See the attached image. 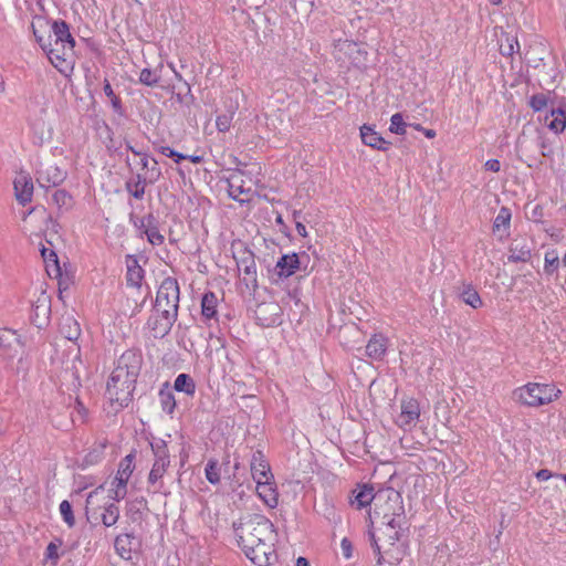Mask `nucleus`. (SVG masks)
I'll use <instances>...</instances> for the list:
<instances>
[{"label":"nucleus","mask_w":566,"mask_h":566,"mask_svg":"<svg viewBox=\"0 0 566 566\" xmlns=\"http://www.w3.org/2000/svg\"><path fill=\"white\" fill-rule=\"evenodd\" d=\"M530 106L535 112H539L547 106V97L544 94L534 95L531 97Z\"/></svg>","instance_id":"de8ad7c7"},{"label":"nucleus","mask_w":566,"mask_h":566,"mask_svg":"<svg viewBox=\"0 0 566 566\" xmlns=\"http://www.w3.org/2000/svg\"><path fill=\"white\" fill-rule=\"evenodd\" d=\"M245 556L258 566H269L274 555L273 541L254 543L251 548H242Z\"/></svg>","instance_id":"ddd939ff"},{"label":"nucleus","mask_w":566,"mask_h":566,"mask_svg":"<svg viewBox=\"0 0 566 566\" xmlns=\"http://www.w3.org/2000/svg\"><path fill=\"white\" fill-rule=\"evenodd\" d=\"M134 539V535L128 533L119 534L116 536L114 541V547L120 557L130 559Z\"/></svg>","instance_id":"b1692460"},{"label":"nucleus","mask_w":566,"mask_h":566,"mask_svg":"<svg viewBox=\"0 0 566 566\" xmlns=\"http://www.w3.org/2000/svg\"><path fill=\"white\" fill-rule=\"evenodd\" d=\"M360 137L365 145L378 150H387L390 143L386 142L373 127L363 125L360 127Z\"/></svg>","instance_id":"aec40b11"},{"label":"nucleus","mask_w":566,"mask_h":566,"mask_svg":"<svg viewBox=\"0 0 566 566\" xmlns=\"http://www.w3.org/2000/svg\"><path fill=\"white\" fill-rule=\"evenodd\" d=\"M34 176L41 187L50 188L62 184L66 172L51 161H39Z\"/></svg>","instance_id":"9d476101"},{"label":"nucleus","mask_w":566,"mask_h":566,"mask_svg":"<svg viewBox=\"0 0 566 566\" xmlns=\"http://www.w3.org/2000/svg\"><path fill=\"white\" fill-rule=\"evenodd\" d=\"M153 167L148 170L146 176L137 175L135 178L126 181V189L134 198L143 199L146 182L154 184L159 179L161 172L159 168H157V161L153 159Z\"/></svg>","instance_id":"9b49d317"},{"label":"nucleus","mask_w":566,"mask_h":566,"mask_svg":"<svg viewBox=\"0 0 566 566\" xmlns=\"http://www.w3.org/2000/svg\"><path fill=\"white\" fill-rule=\"evenodd\" d=\"M296 232L297 234H300L301 237H306L307 235V231H306V227L301 223V222H296Z\"/></svg>","instance_id":"e2e57ef3"},{"label":"nucleus","mask_w":566,"mask_h":566,"mask_svg":"<svg viewBox=\"0 0 566 566\" xmlns=\"http://www.w3.org/2000/svg\"><path fill=\"white\" fill-rule=\"evenodd\" d=\"M159 151L164 155V156H167V157H170L172 158L176 163H179L180 160H184L187 158V156L174 150L172 148L168 147V146H161L159 148Z\"/></svg>","instance_id":"603ef678"},{"label":"nucleus","mask_w":566,"mask_h":566,"mask_svg":"<svg viewBox=\"0 0 566 566\" xmlns=\"http://www.w3.org/2000/svg\"><path fill=\"white\" fill-rule=\"evenodd\" d=\"M0 348L17 353L23 350L24 346L17 331L11 328H0Z\"/></svg>","instance_id":"412c9836"},{"label":"nucleus","mask_w":566,"mask_h":566,"mask_svg":"<svg viewBox=\"0 0 566 566\" xmlns=\"http://www.w3.org/2000/svg\"><path fill=\"white\" fill-rule=\"evenodd\" d=\"M41 254L46 263L52 262V264L57 269V255L53 250L43 247Z\"/></svg>","instance_id":"5fc2aeb1"},{"label":"nucleus","mask_w":566,"mask_h":566,"mask_svg":"<svg viewBox=\"0 0 566 566\" xmlns=\"http://www.w3.org/2000/svg\"><path fill=\"white\" fill-rule=\"evenodd\" d=\"M61 334L62 336L59 338L57 346H61L60 343L67 345L64 352L70 354L81 350V347L77 344V339L81 335V328L75 319L72 317H66L62 323Z\"/></svg>","instance_id":"f8f14e48"},{"label":"nucleus","mask_w":566,"mask_h":566,"mask_svg":"<svg viewBox=\"0 0 566 566\" xmlns=\"http://www.w3.org/2000/svg\"><path fill=\"white\" fill-rule=\"evenodd\" d=\"M158 396L163 411L168 415H172L177 403L175 395L168 387V384H165V386L159 390Z\"/></svg>","instance_id":"bb28decb"},{"label":"nucleus","mask_w":566,"mask_h":566,"mask_svg":"<svg viewBox=\"0 0 566 566\" xmlns=\"http://www.w3.org/2000/svg\"><path fill=\"white\" fill-rule=\"evenodd\" d=\"M531 258V250L526 244L513 243L510 248L509 260L511 262H526Z\"/></svg>","instance_id":"72a5a7b5"},{"label":"nucleus","mask_w":566,"mask_h":566,"mask_svg":"<svg viewBox=\"0 0 566 566\" xmlns=\"http://www.w3.org/2000/svg\"><path fill=\"white\" fill-rule=\"evenodd\" d=\"M484 166H485V169L493 171V172H497L501 169V164L497 159H489Z\"/></svg>","instance_id":"13d9d810"},{"label":"nucleus","mask_w":566,"mask_h":566,"mask_svg":"<svg viewBox=\"0 0 566 566\" xmlns=\"http://www.w3.org/2000/svg\"><path fill=\"white\" fill-rule=\"evenodd\" d=\"M368 535H369V539H370V545L374 549V553L376 554L377 556V564H381L382 562V556H381V553H380V546L378 544V538L376 537L375 533L369 531L368 532Z\"/></svg>","instance_id":"864d4df0"},{"label":"nucleus","mask_w":566,"mask_h":566,"mask_svg":"<svg viewBox=\"0 0 566 566\" xmlns=\"http://www.w3.org/2000/svg\"><path fill=\"white\" fill-rule=\"evenodd\" d=\"M218 298L213 293H206L201 300V313L206 319L217 317Z\"/></svg>","instance_id":"cd10ccee"},{"label":"nucleus","mask_w":566,"mask_h":566,"mask_svg":"<svg viewBox=\"0 0 566 566\" xmlns=\"http://www.w3.org/2000/svg\"><path fill=\"white\" fill-rule=\"evenodd\" d=\"M14 190L17 200L20 203L25 205L27 202H30L33 193V184L31 178L28 175H19L14 179Z\"/></svg>","instance_id":"6ab92c4d"},{"label":"nucleus","mask_w":566,"mask_h":566,"mask_svg":"<svg viewBox=\"0 0 566 566\" xmlns=\"http://www.w3.org/2000/svg\"><path fill=\"white\" fill-rule=\"evenodd\" d=\"M134 454L130 453L120 460L113 483H120L122 485L128 483V480L134 471Z\"/></svg>","instance_id":"5701e85b"},{"label":"nucleus","mask_w":566,"mask_h":566,"mask_svg":"<svg viewBox=\"0 0 566 566\" xmlns=\"http://www.w3.org/2000/svg\"><path fill=\"white\" fill-rule=\"evenodd\" d=\"M38 302L40 304L36 305L35 310L39 311L40 308H42L44 311V314H46L49 312V305L46 304L48 303L46 297L39 298Z\"/></svg>","instance_id":"680f3d73"},{"label":"nucleus","mask_w":566,"mask_h":566,"mask_svg":"<svg viewBox=\"0 0 566 566\" xmlns=\"http://www.w3.org/2000/svg\"><path fill=\"white\" fill-rule=\"evenodd\" d=\"M334 56L343 63H350L355 66L365 64L367 52L357 43L349 40H338L334 45Z\"/></svg>","instance_id":"6e6552de"},{"label":"nucleus","mask_w":566,"mask_h":566,"mask_svg":"<svg viewBox=\"0 0 566 566\" xmlns=\"http://www.w3.org/2000/svg\"><path fill=\"white\" fill-rule=\"evenodd\" d=\"M158 80L159 77L149 69L142 70L139 74V82L147 86L156 85Z\"/></svg>","instance_id":"a18cd8bd"},{"label":"nucleus","mask_w":566,"mask_h":566,"mask_svg":"<svg viewBox=\"0 0 566 566\" xmlns=\"http://www.w3.org/2000/svg\"><path fill=\"white\" fill-rule=\"evenodd\" d=\"M33 33L52 65L64 75L72 73L75 64V41L66 22L54 21L46 38L36 30H33Z\"/></svg>","instance_id":"f257e3e1"},{"label":"nucleus","mask_w":566,"mask_h":566,"mask_svg":"<svg viewBox=\"0 0 566 566\" xmlns=\"http://www.w3.org/2000/svg\"><path fill=\"white\" fill-rule=\"evenodd\" d=\"M206 478L211 484H218L220 483L221 476H220V468L219 463L214 459H210L205 469Z\"/></svg>","instance_id":"58836bf2"},{"label":"nucleus","mask_w":566,"mask_h":566,"mask_svg":"<svg viewBox=\"0 0 566 566\" xmlns=\"http://www.w3.org/2000/svg\"><path fill=\"white\" fill-rule=\"evenodd\" d=\"M271 313L274 317L271 318L269 322H268V325L270 324H275L279 318H280V307L277 304H274V303H270V304H263L261 306H259L258 308V314H263V313Z\"/></svg>","instance_id":"37998d69"},{"label":"nucleus","mask_w":566,"mask_h":566,"mask_svg":"<svg viewBox=\"0 0 566 566\" xmlns=\"http://www.w3.org/2000/svg\"><path fill=\"white\" fill-rule=\"evenodd\" d=\"M518 400L530 407H539L557 399L560 390L554 385L528 382L516 390Z\"/></svg>","instance_id":"0eeeda50"},{"label":"nucleus","mask_w":566,"mask_h":566,"mask_svg":"<svg viewBox=\"0 0 566 566\" xmlns=\"http://www.w3.org/2000/svg\"><path fill=\"white\" fill-rule=\"evenodd\" d=\"M256 493L269 507L274 509L277 506L279 492L273 480L259 481V483H256Z\"/></svg>","instance_id":"a211bd4d"},{"label":"nucleus","mask_w":566,"mask_h":566,"mask_svg":"<svg viewBox=\"0 0 566 566\" xmlns=\"http://www.w3.org/2000/svg\"><path fill=\"white\" fill-rule=\"evenodd\" d=\"M377 493L374 492V488L368 484L358 485L357 489L353 491V496H350L349 502L357 510H361L368 505L376 502Z\"/></svg>","instance_id":"f3484780"},{"label":"nucleus","mask_w":566,"mask_h":566,"mask_svg":"<svg viewBox=\"0 0 566 566\" xmlns=\"http://www.w3.org/2000/svg\"><path fill=\"white\" fill-rule=\"evenodd\" d=\"M507 45L502 46L501 53L503 55H512L520 50V43L516 38H507Z\"/></svg>","instance_id":"09e8293b"},{"label":"nucleus","mask_w":566,"mask_h":566,"mask_svg":"<svg viewBox=\"0 0 566 566\" xmlns=\"http://www.w3.org/2000/svg\"><path fill=\"white\" fill-rule=\"evenodd\" d=\"M75 403H76V409H77L78 413L82 416H85L87 410L84 407V405L80 401V399H76Z\"/></svg>","instance_id":"0e129e2a"},{"label":"nucleus","mask_w":566,"mask_h":566,"mask_svg":"<svg viewBox=\"0 0 566 566\" xmlns=\"http://www.w3.org/2000/svg\"><path fill=\"white\" fill-rule=\"evenodd\" d=\"M52 200L60 209L69 210L73 206L72 196L64 189L55 190L52 196Z\"/></svg>","instance_id":"4c0bfd02"},{"label":"nucleus","mask_w":566,"mask_h":566,"mask_svg":"<svg viewBox=\"0 0 566 566\" xmlns=\"http://www.w3.org/2000/svg\"><path fill=\"white\" fill-rule=\"evenodd\" d=\"M145 233L153 245H160L164 242V235L155 227L147 228Z\"/></svg>","instance_id":"49530a36"},{"label":"nucleus","mask_w":566,"mask_h":566,"mask_svg":"<svg viewBox=\"0 0 566 566\" xmlns=\"http://www.w3.org/2000/svg\"><path fill=\"white\" fill-rule=\"evenodd\" d=\"M229 196L239 201L247 202L254 193L253 181L242 171H235L228 178Z\"/></svg>","instance_id":"1a4fd4ad"},{"label":"nucleus","mask_w":566,"mask_h":566,"mask_svg":"<svg viewBox=\"0 0 566 566\" xmlns=\"http://www.w3.org/2000/svg\"><path fill=\"white\" fill-rule=\"evenodd\" d=\"M237 109L238 105L232 104L227 113L217 116L216 126L219 132L226 133L230 129Z\"/></svg>","instance_id":"f704fd0d"},{"label":"nucleus","mask_w":566,"mask_h":566,"mask_svg":"<svg viewBox=\"0 0 566 566\" xmlns=\"http://www.w3.org/2000/svg\"><path fill=\"white\" fill-rule=\"evenodd\" d=\"M374 516L380 520L381 524L402 522L405 516L400 493L394 489L378 491L374 503Z\"/></svg>","instance_id":"39448f33"},{"label":"nucleus","mask_w":566,"mask_h":566,"mask_svg":"<svg viewBox=\"0 0 566 566\" xmlns=\"http://www.w3.org/2000/svg\"><path fill=\"white\" fill-rule=\"evenodd\" d=\"M536 478L539 481H547L548 479L552 478V472L549 470H547V469H542V470L536 472Z\"/></svg>","instance_id":"bf43d9fd"},{"label":"nucleus","mask_w":566,"mask_h":566,"mask_svg":"<svg viewBox=\"0 0 566 566\" xmlns=\"http://www.w3.org/2000/svg\"><path fill=\"white\" fill-rule=\"evenodd\" d=\"M63 542L61 538H54L49 543L45 551V557L50 560L52 566L57 565L60 559L59 548L62 546Z\"/></svg>","instance_id":"ea45409f"},{"label":"nucleus","mask_w":566,"mask_h":566,"mask_svg":"<svg viewBox=\"0 0 566 566\" xmlns=\"http://www.w3.org/2000/svg\"><path fill=\"white\" fill-rule=\"evenodd\" d=\"M32 129L40 135L41 140L51 136L52 128L42 119L32 123Z\"/></svg>","instance_id":"c03bdc74"},{"label":"nucleus","mask_w":566,"mask_h":566,"mask_svg":"<svg viewBox=\"0 0 566 566\" xmlns=\"http://www.w3.org/2000/svg\"><path fill=\"white\" fill-rule=\"evenodd\" d=\"M179 294V285L176 279L166 277L163 280L157 291L154 313L148 322L155 336H165L176 322Z\"/></svg>","instance_id":"7ed1b4c3"},{"label":"nucleus","mask_w":566,"mask_h":566,"mask_svg":"<svg viewBox=\"0 0 566 566\" xmlns=\"http://www.w3.org/2000/svg\"><path fill=\"white\" fill-rule=\"evenodd\" d=\"M384 527H380L379 531L389 543V545H394L397 541L400 539V532L402 531V522L396 521L394 524H381Z\"/></svg>","instance_id":"c756f323"},{"label":"nucleus","mask_w":566,"mask_h":566,"mask_svg":"<svg viewBox=\"0 0 566 566\" xmlns=\"http://www.w3.org/2000/svg\"><path fill=\"white\" fill-rule=\"evenodd\" d=\"M238 271L248 289L254 290L258 286L256 264L252 254L242 258L238 262Z\"/></svg>","instance_id":"dca6fc26"},{"label":"nucleus","mask_w":566,"mask_h":566,"mask_svg":"<svg viewBox=\"0 0 566 566\" xmlns=\"http://www.w3.org/2000/svg\"><path fill=\"white\" fill-rule=\"evenodd\" d=\"M150 448L154 454V463L148 474L147 483L153 486L154 493H159L164 488L161 479L170 465V453L167 442L163 439L151 442Z\"/></svg>","instance_id":"423d86ee"},{"label":"nucleus","mask_w":566,"mask_h":566,"mask_svg":"<svg viewBox=\"0 0 566 566\" xmlns=\"http://www.w3.org/2000/svg\"><path fill=\"white\" fill-rule=\"evenodd\" d=\"M560 260L558 252L555 249H551L544 254V268L543 271L547 276H552L557 274L558 268L560 265Z\"/></svg>","instance_id":"c85d7f7f"},{"label":"nucleus","mask_w":566,"mask_h":566,"mask_svg":"<svg viewBox=\"0 0 566 566\" xmlns=\"http://www.w3.org/2000/svg\"><path fill=\"white\" fill-rule=\"evenodd\" d=\"M103 90H104L105 95H106L108 98H112V97H114V96L116 95V94L114 93V91H113V88H112V86H111V84H109V82H108L107 80H105V81H104V87H103Z\"/></svg>","instance_id":"052dcab7"},{"label":"nucleus","mask_w":566,"mask_h":566,"mask_svg":"<svg viewBox=\"0 0 566 566\" xmlns=\"http://www.w3.org/2000/svg\"><path fill=\"white\" fill-rule=\"evenodd\" d=\"M109 99L115 109H118L120 107V99L116 95Z\"/></svg>","instance_id":"774afa93"},{"label":"nucleus","mask_w":566,"mask_h":566,"mask_svg":"<svg viewBox=\"0 0 566 566\" xmlns=\"http://www.w3.org/2000/svg\"><path fill=\"white\" fill-rule=\"evenodd\" d=\"M390 349L389 339L382 334H375L366 346V354H384Z\"/></svg>","instance_id":"a878e982"},{"label":"nucleus","mask_w":566,"mask_h":566,"mask_svg":"<svg viewBox=\"0 0 566 566\" xmlns=\"http://www.w3.org/2000/svg\"><path fill=\"white\" fill-rule=\"evenodd\" d=\"M174 388L176 391L185 392L193 396L196 392V384L188 374H179L175 379Z\"/></svg>","instance_id":"7c9ffc66"},{"label":"nucleus","mask_w":566,"mask_h":566,"mask_svg":"<svg viewBox=\"0 0 566 566\" xmlns=\"http://www.w3.org/2000/svg\"><path fill=\"white\" fill-rule=\"evenodd\" d=\"M127 265V274L126 280L127 284L134 287H138L142 284L144 279V271L142 266L138 264L136 259L128 258L126 261Z\"/></svg>","instance_id":"393cba45"},{"label":"nucleus","mask_w":566,"mask_h":566,"mask_svg":"<svg viewBox=\"0 0 566 566\" xmlns=\"http://www.w3.org/2000/svg\"><path fill=\"white\" fill-rule=\"evenodd\" d=\"M296 566H311L310 562L305 557H298L296 560Z\"/></svg>","instance_id":"338daca9"},{"label":"nucleus","mask_w":566,"mask_h":566,"mask_svg":"<svg viewBox=\"0 0 566 566\" xmlns=\"http://www.w3.org/2000/svg\"><path fill=\"white\" fill-rule=\"evenodd\" d=\"M60 513L62 515L63 521L66 523L69 527H73L75 525V517L73 514V509L71 503L67 500H64L60 504Z\"/></svg>","instance_id":"79ce46f5"},{"label":"nucleus","mask_w":566,"mask_h":566,"mask_svg":"<svg viewBox=\"0 0 566 566\" xmlns=\"http://www.w3.org/2000/svg\"><path fill=\"white\" fill-rule=\"evenodd\" d=\"M300 268V260L296 253L284 254L276 262L277 273L281 277L293 275Z\"/></svg>","instance_id":"4be33fe9"},{"label":"nucleus","mask_w":566,"mask_h":566,"mask_svg":"<svg viewBox=\"0 0 566 566\" xmlns=\"http://www.w3.org/2000/svg\"><path fill=\"white\" fill-rule=\"evenodd\" d=\"M340 548H342V554L343 556L346 558V559H350L352 556H353V544L352 542L347 538V537H344L340 542Z\"/></svg>","instance_id":"6e6d98bb"},{"label":"nucleus","mask_w":566,"mask_h":566,"mask_svg":"<svg viewBox=\"0 0 566 566\" xmlns=\"http://www.w3.org/2000/svg\"><path fill=\"white\" fill-rule=\"evenodd\" d=\"M114 485V489L112 490V495L111 497L116 501V502H119L122 501L123 499H125L126 494H127V484H122L120 483H112Z\"/></svg>","instance_id":"3c124183"},{"label":"nucleus","mask_w":566,"mask_h":566,"mask_svg":"<svg viewBox=\"0 0 566 566\" xmlns=\"http://www.w3.org/2000/svg\"><path fill=\"white\" fill-rule=\"evenodd\" d=\"M512 213L511 210L506 207H502L497 213V216L494 219L493 222V231L494 232H501L505 231L510 228Z\"/></svg>","instance_id":"c9c22d12"},{"label":"nucleus","mask_w":566,"mask_h":566,"mask_svg":"<svg viewBox=\"0 0 566 566\" xmlns=\"http://www.w3.org/2000/svg\"><path fill=\"white\" fill-rule=\"evenodd\" d=\"M407 128V123L403 120V117L400 113H395L390 117V126L389 130L394 134L405 135Z\"/></svg>","instance_id":"a19ab883"},{"label":"nucleus","mask_w":566,"mask_h":566,"mask_svg":"<svg viewBox=\"0 0 566 566\" xmlns=\"http://www.w3.org/2000/svg\"><path fill=\"white\" fill-rule=\"evenodd\" d=\"M251 474L255 483L263 482L264 480H273V474L269 462L265 460L261 451H255L251 459Z\"/></svg>","instance_id":"2eb2a0df"},{"label":"nucleus","mask_w":566,"mask_h":566,"mask_svg":"<svg viewBox=\"0 0 566 566\" xmlns=\"http://www.w3.org/2000/svg\"><path fill=\"white\" fill-rule=\"evenodd\" d=\"M119 518V507L115 503H108L103 507L101 520L104 526L111 527L117 523Z\"/></svg>","instance_id":"473e14b6"},{"label":"nucleus","mask_w":566,"mask_h":566,"mask_svg":"<svg viewBox=\"0 0 566 566\" xmlns=\"http://www.w3.org/2000/svg\"><path fill=\"white\" fill-rule=\"evenodd\" d=\"M419 417V402L413 398L403 399L401 401V412L398 416L396 423L403 430H409L415 426Z\"/></svg>","instance_id":"4468645a"},{"label":"nucleus","mask_w":566,"mask_h":566,"mask_svg":"<svg viewBox=\"0 0 566 566\" xmlns=\"http://www.w3.org/2000/svg\"><path fill=\"white\" fill-rule=\"evenodd\" d=\"M114 485V489L112 490V495L111 497L116 501V502H119L122 501L123 499H125L126 494H127V484H122L120 483H112Z\"/></svg>","instance_id":"8fccbe9b"},{"label":"nucleus","mask_w":566,"mask_h":566,"mask_svg":"<svg viewBox=\"0 0 566 566\" xmlns=\"http://www.w3.org/2000/svg\"><path fill=\"white\" fill-rule=\"evenodd\" d=\"M140 165L144 169H148V165H149V157L146 155V154H143L140 156Z\"/></svg>","instance_id":"69168bd1"},{"label":"nucleus","mask_w":566,"mask_h":566,"mask_svg":"<svg viewBox=\"0 0 566 566\" xmlns=\"http://www.w3.org/2000/svg\"><path fill=\"white\" fill-rule=\"evenodd\" d=\"M126 514L135 522L140 517V510L137 502H130L127 505Z\"/></svg>","instance_id":"4d7b16f0"},{"label":"nucleus","mask_w":566,"mask_h":566,"mask_svg":"<svg viewBox=\"0 0 566 566\" xmlns=\"http://www.w3.org/2000/svg\"><path fill=\"white\" fill-rule=\"evenodd\" d=\"M552 120L548 123V128L556 134H559L566 128V113L562 108L551 111Z\"/></svg>","instance_id":"2f4dec72"},{"label":"nucleus","mask_w":566,"mask_h":566,"mask_svg":"<svg viewBox=\"0 0 566 566\" xmlns=\"http://www.w3.org/2000/svg\"><path fill=\"white\" fill-rule=\"evenodd\" d=\"M460 296L465 304L470 305L473 308H479L482 306V300L479 293L470 285L464 286Z\"/></svg>","instance_id":"e433bc0d"},{"label":"nucleus","mask_w":566,"mask_h":566,"mask_svg":"<svg viewBox=\"0 0 566 566\" xmlns=\"http://www.w3.org/2000/svg\"><path fill=\"white\" fill-rule=\"evenodd\" d=\"M142 365V356H118L105 390V395L112 405L116 403L119 408L129 405L133 400Z\"/></svg>","instance_id":"f03ea898"},{"label":"nucleus","mask_w":566,"mask_h":566,"mask_svg":"<svg viewBox=\"0 0 566 566\" xmlns=\"http://www.w3.org/2000/svg\"><path fill=\"white\" fill-rule=\"evenodd\" d=\"M239 545L242 548H251L262 541H273L274 525L261 514H247L238 523H233Z\"/></svg>","instance_id":"20e7f679"}]
</instances>
